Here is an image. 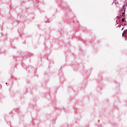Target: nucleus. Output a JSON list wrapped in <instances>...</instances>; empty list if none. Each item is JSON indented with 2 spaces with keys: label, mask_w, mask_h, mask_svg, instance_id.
Instances as JSON below:
<instances>
[{
  "label": "nucleus",
  "mask_w": 127,
  "mask_h": 127,
  "mask_svg": "<svg viewBox=\"0 0 127 127\" xmlns=\"http://www.w3.org/2000/svg\"><path fill=\"white\" fill-rule=\"evenodd\" d=\"M123 29H124V28H123L122 30H123Z\"/></svg>",
  "instance_id": "5"
},
{
  "label": "nucleus",
  "mask_w": 127,
  "mask_h": 127,
  "mask_svg": "<svg viewBox=\"0 0 127 127\" xmlns=\"http://www.w3.org/2000/svg\"><path fill=\"white\" fill-rule=\"evenodd\" d=\"M6 84L7 85V83H6Z\"/></svg>",
  "instance_id": "4"
},
{
  "label": "nucleus",
  "mask_w": 127,
  "mask_h": 127,
  "mask_svg": "<svg viewBox=\"0 0 127 127\" xmlns=\"http://www.w3.org/2000/svg\"><path fill=\"white\" fill-rule=\"evenodd\" d=\"M123 15H124V12L123 13Z\"/></svg>",
  "instance_id": "3"
},
{
  "label": "nucleus",
  "mask_w": 127,
  "mask_h": 127,
  "mask_svg": "<svg viewBox=\"0 0 127 127\" xmlns=\"http://www.w3.org/2000/svg\"><path fill=\"white\" fill-rule=\"evenodd\" d=\"M127 29L125 30L123 32L122 34L123 37H124V35H125V34H127Z\"/></svg>",
  "instance_id": "1"
},
{
  "label": "nucleus",
  "mask_w": 127,
  "mask_h": 127,
  "mask_svg": "<svg viewBox=\"0 0 127 127\" xmlns=\"http://www.w3.org/2000/svg\"><path fill=\"white\" fill-rule=\"evenodd\" d=\"M122 21L123 22H124V21H125V19H124V18H123L122 20Z\"/></svg>",
  "instance_id": "2"
}]
</instances>
